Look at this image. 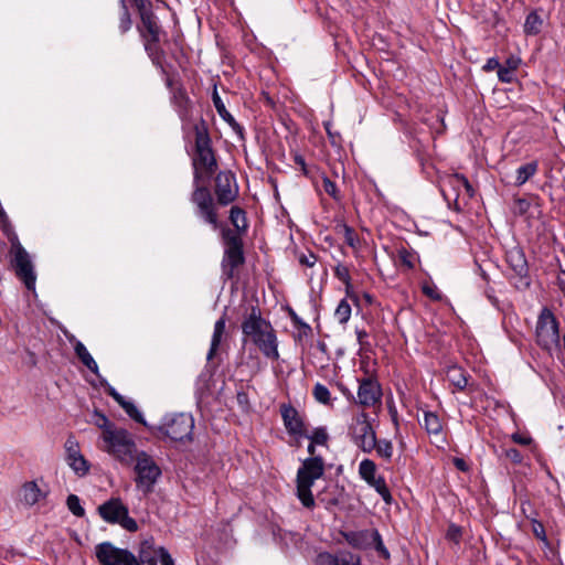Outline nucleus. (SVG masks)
<instances>
[{
  "instance_id": "79ce46f5",
  "label": "nucleus",
  "mask_w": 565,
  "mask_h": 565,
  "mask_svg": "<svg viewBox=\"0 0 565 565\" xmlns=\"http://www.w3.org/2000/svg\"><path fill=\"white\" fill-rule=\"evenodd\" d=\"M66 505L75 516H83L85 514V510L81 505V500L76 494H70L67 497Z\"/></svg>"
},
{
  "instance_id": "20e7f679",
  "label": "nucleus",
  "mask_w": 565,
  "mask_h": 565,
  "mask_svg": "<svg viewBox=\"0 0 565 565\" xmlns=\"http://www.w3.org/2000/svg\"><path fill=\"white\" fill-rule=\"evenodd\" d=\"M108 452H111L120 462L131 463L136 459L137 448L130 434L118 429L108 423Z\"/></svg>"
},
{
  "instance_id": "4c0bfd02",
  "label": "nucleus",
  "mask_w": 565,
  "mask_h": 565,
  "mask_svg": "<svg viewBox=\"0 0 565 565\" xmlns=\"http://www.w3.org/2000/svg\"><path fill=\"white\" fill-rule=\"evenodd\" d=\"M334 317L340 323H347L351 317V306L345 299H342L335 311Z\"/></svg>"
},
{
  "instance_id": "39448f33",
  "label": "nucleus",
  "mask_w": 565,
  "mask_h": 565,
  "mask_svg": "<svg viewBox=\"0 0 565 565\" xmlns=\"http://www.w3.org/2000/svg\"><path fill=\"white\" fill-rule=\"evenodd\" d=\"M207 180H193L194 189L191 201L196 206V214L214 230L218 227V217L213 196L206 186Z\"/></svg>"
},
{
  "instance_id": "338daca9",
  "label": "nucleus",
  "mask_w": 565,
  "mask_h": 565,
  "mask_svg": "<svg viewBox=\"0 0 565 565\" xmlns=\"http://www.w3.org/2000/svg\"><path fill=\"white\" fill-rule=\"evenodd\" d=\"M512 438L515 443L521 444V445H527L530 443V439L523 438V437L519 436L518 434H514Z\"/></svg>"
},
{
  "instance_id": "3c124183",
  "label": "nucleus",
  "mask_w": 565,
  "mask_h": 565,
  "mask_svg": "<svg viewBox=\"0 0 565 565\" xmlns=\"http://www.w3.org/2000/svg\"><path fill=\"white\" fill-rule=\"evenodd\" d=\"M316 262L317 257L312 253L301 254L299 257V263L306 267H312L316 264Z\"/></svg>"
},
{
  "instance_id": "c85d7f7f",
  "label": "nucleus",
  "mask_w": 565,
  "mask_h": 565,
  "mask_svg": "<svg viewBox=\"0 0 565 565\" xmlns=\"http://www.w3.org/2000/svg\"><path fill=\"white\" fill-rule=\"evenodd\" d=\"M0 228L2 233L7 236L8 241L11 244V250H15V244L21 245L17 233L13 230V226L10 223V220L4 211L0 212Z\"/></svg>"
},
{
  "instance_id": "49530a36",
  "label": "nucleus",
  "mask_w": 565,
  "mask_h": 565,
  "mask_svg": "<svg viewBox=\"0 0 565 565\" xmlns=\"http://www.w3.org/2000/svg\"><path fill=\"white\" fill-rule=\"evenodd\" d=\"M532 532L534 536L543 542H547L546 533L543 523L533 520L532 522Z\"/></svg>"
},
{
  "instance_id": "de8ad7c7",
  "label": "nucleus",
  "mask_w": 565,
  "mask_h": 565,
  "mask_svg": "<svg viewBox=\"0 0 565 565\" xmlns=\"http://www.w3.org/2000/svg\"><path fill=\"white\" fill-rule=\"evenodd\" d=\"M322 185H323V190H324V192L327 194H329L333 199H337L338 188H337V184L333 181H331L328 177H323L322 178Z\"/></svg>"
},
{
  "instance_id": "bf43d9fd",
  "label": "nucleus",
  "mask_w": 565,
  "mask_h": 565,
  "mask_svg": "<svg viewBox=\"0 0 565 565\" xmlns=\"http://www.w3.org/2000/svg\"><path fill=\"white\" fill-rule=\"evenodd\" d=\"M291 319H292L295 324H298V326H300L302 328L305 334H307L308 332L311 331L310 326L305 323V322H302V321H300V319L298 318V316L295 312L291 313Z\"/></svg>"
},
{
  "instance_id": "e2e57ef3",
  "label": "nucleus",
  "mask_w": 565,
  "mask_h": 565,
  "mask_svg": "<svg viewBox=\"0 0 565 565\" xmlns=\"http://www.w3.org/2000/svg\"><path fill=\"white\" fill-rule=\"evenodd\" d=\"M320 501L324 502L327 509H331V508L337 507L339 504V499L338 498H330L328 500H326L324 498H320Z\"/></svg>"
},
{
  "instance_id": "412c9836",
  "label": "nucleus",
  "mask_w": 565,
  "mask_h": 565,
  "mask_svg": "<svg viewBox=\"0 0 565 565\" xmlns=\"http://www.w3.org/2000/svg\"><path fill=\"white\" fill-rule=\"evenodd\" d=\"M317 565H360V557L350 552H340L335 555L320 553L316 559Z\"/></svg>"
},
{
  "instance_id": "603ef678",
  "label": "nucleus",
  "mask_w": 565,
  "mask_h": 565,
  "mask_svg": "<svg viewBox=\"0 0 565 565\" xmlns=\"http://www.w3.org/2000/svg\"><path fill=\"white\" fill-rule=\"evenodd\" d=\"M96 557L100 565H106V542H102L96 546Z\"/></svg>"
},
{
  "instance_id": "09e8293b",
  "label": "nucleus",
  "mask_w": 565,
  "mask_h": 565,
  "mask_svg": "<svg viewBox=\"0 0 565 565\" xmlns=\"http://www.w3.org/2000/svg\"><path fill=\"white\" fill-rule=\"evenodd\" d=\"M446 536L448 540L458 543L461 537V529L456 524H450L448 526Z\"/></svg>"
},
{
  "instance_id": "bb28decb",
  "label": "nucleus",
  "mask_w": 565,
  "mask_h": 565,
  "mask_svg": "<svg viewBox=\"0 0 565 565\" xmlns=\"http://www.w3.org/2000/svg\"><path fill=\"white\" fill-rule=\"evenodd\" d=\"M42 491L35 481L25 482L22 487V501L26 505H34L39 502Z\"/></svg>"
},
{
  "instance_id": "393cba45",
  "label": "nucleus",
  "mask_w": 565,
  "mask_h": 565,
  "mask_svg": "<svg viewBox=\"0 0 565 565\" xmlns=\"http://www.w3.org/2000/svg\"><path fill=\"white\" fill-rule=\"evenodd\" d=\"M225 327H226V319H225V315H223L214 324V331H213V335H212V340H211V348L207 353V360H212L213 356L215 355V353L222 342V337L225 332Z\"/></svg>"
},
{
  "instance_id": "473e14b6",
  "label": "nucleus",
  "mask_w": 565,
  "mask_h": 565,
  "mask_svg": "<svg viewBox=\"0 0 565 565\" xmlns=\"http://www.w3.org/2000/svg\"><path fill=\"white\" fill-rule=\"evenodd\" d=\"M230 221L237 232L247 230V221L244 210L238 206H232L230 211Z\"/></svg>"
},
{
  "instance_id": "1a4fd4ad",
  "label": "nucleus",
  "mask_w": 565,
  "mask_h": 565,
  "mask_svg": "<svg viewBox=\"0 0 565 565\" xmlns=\"http://www.w3.org/2000/svg\"><path fill=\"white\" fill-rule=\"evenodd\" d=\"M536 341L545 350H551L559 343L558 323L548 309H543L539 317Z\"/></svg>"
},
{
  "instance_id": "13d9d810",
  "label": "nucleus",
  "mask_w": 565,
  "mask_h": 565,
  "mask_svg": "<svg viewBox=\"0 0 565 565\" xmlns=\"http://www.w3.org/2000/svg\"><path fill=\"white\" fill-rule=\"evenodd\" d=\"M521 60L519 57H510L505 61V65L503 67L514 72L520 65Z\"/></svg>"
},
{
  "instance_id": "5fc2aeb1",
  "label": "nucleus",
  "mask_w": 565,
  "mask_h": 565,
  "mask_svg": "<svg viewBox=\"0 0 565 565\" xmlns=\"http://www.w3.org/2000/svg\"><path fill=\"white\" fill-rule=\"evenodd\" d=\"M344 232H345V242L348 243V245L354 247L355 243H356V235H355L354 231L351 227L345 226Z\"/></svg>"
},
{
  "instance_id": "f3484780",
  "label": "nucleus",
  "mask_w": 565,
  "mask_h": 565,
  "mask_svg": "<svg viewBox=\"0 0 565 565\" xmlns=\"http://www.w3.org/2000/svg\"><path fill=\"white\" fill-rule=\"evenodd\" d=\"M108 523L119 524L128 532H136L138 524L129 516L128 507L118 498L108 500Z\"/></svg>"
},
{
  "instance_id": "774afa93",
  "label": "nucleus",
  "mask_w": 565,
  "mask_h": 565,
  "mask_svg": "<svg viewBox=\"0 0 565 565\" xmlns=\"http://www.w3.org/2000/svg\"><path fill=\"white\" fill-rule=\"evenodd\" d=\"M367 337L366 331L364 330H356V338L360 344H363L364 339Z\"/></svg>"
},
{
  "instance_id": "b1692460",
  "label": "nucleus",
  "mask_w": 565,
  "mask_h": 565,
  "mask_svg": "<svg viewBox=\"0 0 565 565\" xmlns=\"http://www.w3.org/2000/svg\"><path fill=\"white\" fill-rule=\"evenodd\" d=\"M212 100L218 115L237 132L238 138H243L241 126L235 121L234 117L227 111L222 98L220 97L216 88L213 90Z\"/></svg>"
},
{
  "instance_id": "4d7b16f0",
  "label": "nucleus",
  "mask_w": 565,
  "mask_h": 565,
  "mask_svg": "<svg viewBox=\"0 0 565 565\" xmlns=\"http://www.w3.org/2000/svg\"><path fill=\"white\" fill-rule=\"evenodd\" d=\"M295 163L300 167L302 173L305 175H309V171L305 161V158L301 154L296 153L294 157Z\"/></svg>"
},
{
  "instance_id": "ea45409f",
  "label": "nucleus",
  "mask_w": 565,
  "mask_h": 565,
  "mask_svg": "<svg viewBox=\"0 0 565 565\" xmlns=\"http://www.w3.org/2000/svg\"><path fill=\"white\" fill-rule=\"evenodd\" d=\"M131 28V19L130 14L128 12L127 7L122 2L120 13H119V23H118V30L120 34L126 33Z\"/></svg>"
},
{
  "instance_id": "4468645a",
  "label": "nucleus",
  "mask_w": 565,
  "mask_h": 565,
  "mask_svg": "<svg viewBox=\"0 0 565 565\" xmlns=\"http://www.w3.org/2000/svg\"><path fill=\"white\" fill-rule=\"evenodd\" d=\"M214 192L220 205H228L238 196V185L234 173L221 171L215 177Z\"/></svg>"
},
{
  "instance_id": "cd10ccee",
  "label": "nucleus",
  "mask_w": 565,
  "mask_h": 565,
  "mask_svg": "<svg viewBox=\"0 0 565 565\" xmlns=\"http://www.w3.org/2000/svg\"><path fill=\"white\" fill-rule=\"evenodd\" d=\"M447 379L448 381L459 391H462L468 385V377L466 372L459 366H450L447 370Z\"/></svg>"
},
{
  "instance_id": "f03ea898",
  "label": "nucleus",
  "mask_w": 565,
  "mask_h": 565,
  "mask_svg": "<svg viewBox=\"0 0 565 565\" xmlns=\"http://www.w3.org/2000/svg\"><path fill=\"white\" fill-rule=\"evenodd\" d=\"M312 441L308 445V452L311 457L305 459L299 467L296 477L297 498L307 509H313L315 498L311 488L316 480L324 473V461L321 456H316V446Z\"/></svg>"
},
{
  "instance_id": "5701e85b",
  "label": "nucleus",
  "mask_w": 565,
  "mask_h": 565,
  "mask_svg": "<svg viewBox=\"0 0 565 565\" xmlns=\"http://www.w3.org/2000/svg\"><path fill=\"white\" fill-rule=\"evenodd\" d=\"M108 565H139V563L129 551L116 548L108 543Z\"/></svg>"
},
{
  "instance_id": "2eb2a0df",
  "label": "nucleus",
  "mask_w": 565,
  "mask_h": 565,
  "mask_svg": "<svg viewBox=\"0 0 565 565\" xmlns=\"http://www.w3.org/2000/svg\"><path fill=\"white\" fill-rule=\"evenodd\" d=\"M360 477L382 497L386 503L392 502V494L386 486L385 479L376 477V465L371 459H363L359 465Z\"/></svg>"
},
{
  "instance_id": "f257e3e1",
  "label": "nucleus",
  "mask_w": 565,
  "mask_h": 565,
  "mask_svg": "<svg viewBox=\"0 0 565 565\" xmlns=\"http://www.w3.org/2000/svg\"><path fill=\"white\" fill-rule=\"evenodd\" d=\"M241 328L244 343L252 342L269 360L277 361L279 359L276 330L263 317L259 307H250L243 317Z\"/></svg>"
},
{
  "instance_id": "052dcab7",
  "label": "nucleus",
  "mask_w": 565,
  "mask_h": 565,
  "mask_svg": "<svg viewBox=\"0 0 565 565\" xmlns=\"http://www.w3.org/2000/svg\"><path fill=\"white\" fill-rule=\"evenodd\" d=\"M454 465H455V467H456L458 470H460V471L466 472V471H468V470H469V466H468V463H467V462H466V460H465V459H462V458H458V457L454 458Z\"/></svg>"
},
{
  "instance_id": "9b49d317",
  "label": "nucleus",
  "mask_w": 565,
  "mask_h": 565,
  "mask_svg": "<svg viewBox=\"0 0 565 565\" xmlns=\"http://www.w3.org/2000/svg\"><path fill=\"white\" fill-rule=\"evenodd\" d=\"M345 539L353 547L361 550L373 547L380 556L385 559L390 558V552L383 544L381 534L375 529L350 532L345 535Z\"/></svg>"
},
{
  "instance_id": "e433bc0d",
  "label": "nucleus",
  "mask_w": 565,
  "mask_h": 565,
  "mask_svg": "<svg viewBox=\"0 0 565 565\" xmlns=\"http://www.w3.org/2000/svg\"><path fill=\"white\" fill-rule=\"evenodd\" d=\"M397 262L407 269H413L415 267V255L405 247H401L397 249Z\"/></svg>"
},
{
  "instance_id": "c03bdc74",
  "label": "nucleus",
  "mask_w": 565,
  "mask_h": 565,
  "mask_svg": "<svg viewBox=\"0 0 565 565\" xmlns=\"http://www.w3.org/2000/svg\"><path fill=\"white\" fill-rule=\"evenodd\" d=\"M335 277L345 284L347 287H350V271L349 268L344 265H338L334 269Z\"/></svg>"
},
{
  "instance_id": "dca6fc26",
  "label": "nucleus",
  "mask_w": 565,
  "mask_h": 565,
  "mask_svg": "<svg viewBox=\"0 0 565 565\" xmlns=\"http://www.w3.org/2000/svg\"><path fill=\"white\" fill-rule=\"evenodd\" d=\"M64 448L65 461L73 470V472L79 478L86 476L89 471L90 463L82 455L79 444L73 434L68 435V437L66 438Z\"/></svg>"
},
{
  "instance_id": "6ab92c4d",
  "label": "nucleus",
  "mask_w": 565,
  "mask_h": 565,
  "mask_svg": "<svg viewBox=\"0 0 565 565\" xmlns=\"http://www.w3.org/2000/svg\"><path fill=\"white\" fill-rule=\"evenodd\" d=\"M280 413L284 420V425L290 435L307 436L305 424L298 411L294 406L282 404Z\"/></svg>"
},
{
  "instance_id": "58836bf2",
  "label": "nucleus",
  "mask_w": 565,
  "mask_h": 565,
  "mask_svg": "<svg viewBox=\"0 0 565 565\" xmlns=\"http://www.w3.org/2000/svg\"><path fill=\"white\" fill-rule=\"evenodd\" d=\"M376 450L377 455L386 460H391L393 456V445L390 440L376 439V447L374 448Z\"/></svg>"
},
{
  "instance_id": "423d86ee",
  "label": "nucleus",
  "mask_w": 565,
  "mask_h": 565,
  "mask_svg": "<svg viewBox=\"0 0 565 565\" xmlns=\"http://www.w3.org/2000/svg\"><path fill=\"white\" fill-rule=\"evenodd\" d=\"M349 435L363 452L370 454L376 447V434L370 423L369 415L364 412L353 417L349 426Z\"/></svg>"
},
{
  "instance_id": "69168bd1",
  "label": "nucleus",
  "mask_w": 565,
  "mask_h": 565,
  "mask_svg": "<svg viewBox=\"0 0 565 565\" xmlns=\"http://www.w3.org/2000/svg\"><path fill=\"white\" fill-rule=\"evenodd\" d=\"M97 511H98V514L100 515V518L106 521V513H107L106 502L99 504L97 508Z\"/></svg>"
},
{
  "instance_id": "f8f14e48",
  "label": "nucleus",
  "mask_w": 565,
  "mask_h": 565,
  "mask_svg": "<svg viewBox=\"0 0 565 565\" xmlns=\"http://www.w3.org/2000/svg\"><path fill=\"white\" fill-rule=\"evenodd\" d=\"M135 471L137 473V483L146 492L152 489L157 479L161 475L160 468L156 465L153 459L146 452H141L136 457Z\"/></svg>"
},
{
  "instance_id": "6e6552de",
  "label": "nucleus",
  "mask_w": 565,
  "mask_h": 565,
  "mask_svg": "<svg viewBox=\"0 0 565 565\" xmlns=\"http://www.w3.org/2000/svg\"><path fill=\"white\" fill-rule=\"evenodd\" d=\"M193 180H209L217 169V161L210 143H195L192 158Z\"/></svg>"
},
{
  "instance_id": "37998d69",
  "label": "nucleus",
  "mask_w": 565,
  "mask_h": 565,
  "mask_svg": "<svg viewBox=\"0 0 565 565\" xmlns=\"http://www.w3.org/2000/svg\"><path fill=\"white\" fill-rule=\"evenodd\" d=\"M423 294L430 298L431 300L439 301L443 299L441 292L435 285L425 284L422 287Z\"/></svg>"
},
{
  "instance_id": "9d476101",
  "label": "nucleus",
  "mask_w": 565,
  "mask_h": 565,
  "mask_svg": "<svg viewBox=\"0 0 565 565\" xmlns=\"http://www.w3.org/2000/svg\"><path fill=\"white\" fill-rule=\"evenodd\" d=\"M13 257L11 264L15 276L24 284L28 290L35 289L36 274L29 253L22 245H17L15 250L10 252Z\"/></svg>"
},
{
  "instance_id": "680f3d73",
  "label": "nucleus",
  "mask_w": 565,
  "mask_h": 565,
  "mask_svg": "<svg viewBox=\"0 0 565 565\" xmlns=\"http://www.w3.org/2000/svg\"><path fill=\"white\" fill-rule=\"evenodd\" d=\"M499 66H500L499 61L497 58L492 57L487 61V63L483 66V70L487 72H491V71L498 70Z\"/></svg>"
},
{
  "instance_id": "c9c22d12",
  "label": "nucleus",
  "mask_w": 565,
  "mask_h": 565,
  "mask_svg": "<svg viewBox=\"0 0 565 565\" xmlns=\"http://www.w3.org/2000/svg\"><path fill=\"white\" fill-rule=\"evenodd\" d=\"M448 183L454 188H463L469 198H472L475 194L473 188L468 181V179L462 174H452L448 178Z\"/></svg>"
},
{
  "instance_id": "4be33fe9",
  "label": "nucleus",
  "mask_w": 565,
  "mask_h": 565,
  "mask_svg": "<svg viewBox=\"0 0 565 565\" xmlns=\"http://www.w3.org/2000/svg\"><path fill=\"white\" fill-rule=\"evenodd\" d=\"M507 262L516 276L521 279L527 278L529 266L525 254L520 247L515 246L507 252Z\"/></svg>"
},
{
  "instance_id": "0eeeda50",
  "label": "nucleus",
  "mask_w": 565,
  "mask_h": 565,
  "mask_svg": "<svg viewBox=\"0 0 565 565\" xmlns=\"http://www.w3.org/2000/svg\"><path fill=\"white\" fill-rule=\"evenodd\" d=\"M194 419L190 414L180 413L167 416L156 429L174 441L191 439Z\"/></svg>"
},
{
  "instance_id": "0e129e2a",
  "label": "nucleus",
  "mask_w": 565,
  "mask_h": 565,
  "mask_svg": "<svg viewBox=\"0 0 565 565\" xmlns=\"http://www.w3.org/2000/svg\"><path fill=\"white\" fill-rule=\"evenodd\" d=\"M561 290L565 294V270H562L557 278Z\"/></svg>"
},
{
  "instance_id": "864d4df0",
  "label": "nucleus",
  "mask_w": 565,
  "mask_h": 565,
  "mask_svg": "<svg viewBox=\"0 0 565 565\" xmlns=\"http://www.w3.org/2000/svg\"><path fill=\"white\" fill-rule=\"evenodd\" d=\"M174 98L177 99V102L179 103V106L180 108L182 109V111H186L188 109V104H189V100L185 96V94L183 92H178L175 95H174Z\"/></svg>"
},
{
  "instance_id": "2f4dec72",
  "label": "nucleus",
  "mask_w": 565,
  "mask_h": 565,
  "mask_svg": "<svg viewBox=\"0 0 565 565\" xmlns=\"http://www.w3.org/2000/svg\"><path fill=\"white\" fill-rule=\"evenodd\" d=\"M424 428L428 434L439 435L443 430V424L437 414L424 412Z\"/></svg>"
},
{
  "instance_id": "8fccbe9b",
  "label": "nucleus",
  "mask_w": 565,
  "mask_h": 565,
  "mask_svg": "<svg viewBox=\"0 0 565 565\" xmlns=\"http://www.w3.org/2000/svg\"><path fill=\"white\" fill-rule=\"evenodd\" d=\"M498 77L502 83H511L513 81V72L500 65L498 67Z\"/></svg>"
},
{
  "instance_id": "a211bd4d",
  "label": "nucleus",
  "mask_w": 565,
  "mask_h": 565,
  "mask_svg": "<svg viewBox=\"0 0 565 565\" xmlns=\"http://www.w3.org/2000/svg\"><path fill=\"white\" fill-rule=\"evenodd\" d=\"M382 390L377 381L373 379H364L360 382L358 390V399L362 406H374L381 401Z\"/></svg>"
},
{
  "instance_id": "ddd939ff",
  "label": "nucleus",
  "mask_w": 565,
  "mask_h": 565,
  "mask_svg": "<svg viewBox=\"0 0 565 565\" xmlns=\"http://www.w3.org/2000/svg\"><path fill=\"white\" fill-rule=\"evenodd\" d=\"M136 7L140 13L141 24L139 31L146 40V50L152 53L156 49V44L160 40V26L157 22V18L146 4V1H141V3Z\"/></svg>"
},
{
  "instance_id": "72a5a7b5",
  "label": "nucleus",
  "mask_w": 565,
  "mask_h": 565,
  "mask_svg": "<svg viewBox=\"0 0 565 565\" xmlns=\"http://www.w3.org/2000/svg\"><path fill=\"white\" fill-rule=\"evenodd\" d=\"M543 19L536 13L531 12L524 22V32L527 35H536L541 32Z\"/></svg>"
},
{
  "instance_id": "aec40b11",
  "label": "nucleus",
  "mask_w": 565,
  "mask_h": 565,
  "mask_svg": "<svg viewBox=\"0 0 565 565\" xmlns=\"http://www.w3.org/2000/svg\"><path fill=\"white\" fill-rule=\"evenodd\" d=\"M108 395L111 396L125 413L136 423L147 426L143 414L138 409L134 401L120 395L114 387L108 385Z\"/></svg>"
},
{
  "instance_id": "c756f323",
  "label": "nucleus",
  "mask_w": 565,
  "mask_h": 565,
  "mask_svg": "<svg viewBox=\"0 0 565 565\" xmlns=\"http://www.w3.org/2000/svg\"><path fill=\"white\" fill-rule=\"evenodd\" d=\"M539 170L537 161H531L516 169V177L514 184L516 186L523 185L529 181Z\"/></svg>"
},
{
  "instance_id": "a18cd8bd",
  "label": "nucleus",
  "mask_w": 565,
  "mask_h": 565,
  "mask_svg": "<svg viewBox=\"0 0 565 565\" xmlns=\"http://www.w3.org/2000/svg\"><path fill=\"white\" fill-rule=\"evenodd\" d=\"M503 456L513 463H521L523 460L522 454L516 448L503 449Z\"/></svg>"
},
{
  "instance_id": "a19ab883",
  "label": "nucleus",
  "mask_w": 565,
  "mask_h": 565,
  "mask_svg": "<svg viewBox=\"0 0 565 565\" xmlns=\"http://www.w3.org/2000/svg\"><path fill=\"white\" fill-rule=\"evenodd\" d=\"M307 438H309L312 444L326 446L329 440L328 431L324 427H318L315 428L311 435H307Z\"/></svg>"
},
{
  "instance_id": "7c9ffc66",
  "label": "nucleus",
  "mask_w": 565,
  "mask_h": 565,
  "mask_svg": "<svg viewBox=\"0 0 565 565\" xmlns=\"http://www.w3.org/2000/svg\"><path fill=\"white\" fill-rule=\"evenodd\" d=\"M74 351L77 358L81 360V362L92 372L97 373L98 372V365L96 361L93 359V356L87 351L86 347L81 342L77 341L74 345Z\"/></svg>"
},
{
  "instance_id": "6e6d98bb",
  "label": "nucleus",
  "mask_w": 565,
  "mask_h": 565,
  "mask_svg": "<svg viewBox=\"0 0 565 565\" xmlns=\"http://www.w3.org/2000/svg\"><path fill=\"white\" fill-rule=\"evenodd\" d=\"M160 552V561H161V565H174V562L171 557V555L168 553L167 550H164L163 547H161L159 550Z\"/></svg>"
},
{
  "instance_id": "a878e982",
  "label": "nucleus",
  "mask_w": 565,
  "mask_h": 565,
  "mask_svg": "<svg viewBox=\"0 0 565 565\" xmlns=\"http://www.w3.org/2000/svg\"><path fill=\"white\" fill-rule=\"evenodd\" d=\"M87 422L96 425L98 428L102 429L99 436V447L100 449L104 450L106 448V414L103 411L95 407L93 413L88 415Z\"/></svg>"
},
{
  "instance_id": "f704fd0d",
  "label": "nucleus",
  "mask_w": 565,
  "mask_h": 565,
  "mask_svg": "<svg viewBox=\"0 0 565 565\" xmlns=\"http://www.w3.org/2000/svg\"><path fill=\"white\" fill-rule=\"evenodd\" d=\"M312 395H313L315 399L320 404H323L326 406L333 405L332 398H331V393H330L329 388L321 383H317L313 386Z\"/></svg>"
},
{
  "instance_id": "7ed1b4c3",
  "label": "nucleus",
  "mask_w": 565,
  "mask_h": 565,
  "mask_svg": "<svg viewBox=\"0 0 565 565\" xmlns=\"http://www.w3.org/2000/svg\"><path fill=\"white\" fill-rule=\"evenodd\" d=\"M222 236L225 244L222 259V273L226 279H233L238 267L245 263L242 237L232 230H223Z\"/></svg>"
}]
</instances>
